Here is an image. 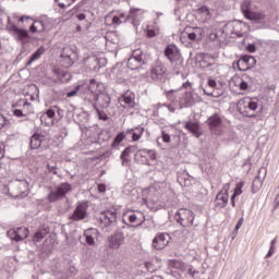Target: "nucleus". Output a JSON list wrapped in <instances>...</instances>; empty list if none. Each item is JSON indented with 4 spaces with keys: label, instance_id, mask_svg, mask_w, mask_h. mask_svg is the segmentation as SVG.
I'll return each instance as SVG.
<instances>
[{
    "label": "nucleus",
    "instance_id": "nucleus-43",
    "mask_svg": "<svg viewBox=\"0 0 279 279\" xmlns=\"http://www.w3.org/2000/svg\"><path fill=\"white\" fill-rule=\"evenodd\" d=\"M49 234V229L47 228H44V229H40L39 231H37L35 233V241L37 243H40L41 239H45V236Z\"/></svg>",
    "mask_w": 279,
    "mask_h": 279
},
{
    "label": "nucleus",
    "instance_id": "nucleus-21",
    "mask_svg": "<svg viewBox=\"0 0 279 279\" xmlns=\"http://www.w3.org/2000/svg\"><path fill=\"white\" fill-rule=\"evenodd\" d=\"M228 191H230V183L225 184L222 191L216 195V206L218 208H226L228 206Z\"/></svg>",
    "mask_w": 279,
    "mask_h": 279
},
{
    "label": "nucleus",
    "instance_id": "nucleus-11",
    "mask_svg": "<svg viewBox=\"0 0 279 279\" xmlns=\"http://www.w3.org/2000/svg\"><path fill=\"white\" fill-rule=\"evenodd\" d=\"M117 208L112 207L110 209H106L100 213V223H104L105 228L112 226V223H117Z\"/></svg>",
    "mask_w": 279,
    "mask_h": 279
},
{
    "label": "nucleus",
    "instance_id": "nucleus-12",
    "mask_svg": "<svg viewBox=\"0 0 279 279\" xmlns=\"http://www.w3.org/2000/svg\"><path fill=\"white\" fill-rule=\"evenodd\" d=\"M125 243V234L122 231H116L108 238V248L119 250Z\"/></svg>",
    "mask_w": 279,
    "mask_h": 279
},
{
    "label": "nucleus",
    "instance_id": "nucleus-45",
    "mask_svg": "<svg viewBox=\"0 0 279 279\" xmlns=\"http://www.w3.org/2000/svg\"><path fill=\"white\" fill-rule=\"evenodd\" d=\"M80 90H84V85H77L74 89L66 93V97H75Z\"/></svg>",
    "mask_w": 279,
    "mask_h": 279
},
{
    "label": "nucleus",
    "instance_id": "nucleus-37",
    "mask_svg": "<svg viewBox=\"0 0 279 279\" xmlns=\"http://www.w3.org/2000/svg\"><path fill=\"white\" fill-rule=\"evenodd\" d=\"M29 32H32V34H36V32H45V22L35 21V23L29 27Z\"/></svg>",
    "mask_w": 279,
    "mask_h": 279
},
{
    "label": "nucleus",
    "instance_id": "nucleus-33",
    "mask_svg": "<svg viewBox=\"0 0 279 279\" xmlns=\"http://www.w3.org/2000/svg\"><path fill=\"white\" fill-rule=\"evenodd\" d=\"M130 223H137V226H143L145 223V217H143V214H135L134 211H131L128 214ZM141 217H143L141 219Z\"/></svg>",
    "mask_w": 279,
    "mask_h": 279
},
{
    "label": "nucleus",
    "instance_id": "nucleus-57",
    "mask_svg": "<svg viewBox=\"0 0 279 279\" xmlns=\"http://www.w3.org/2000/svg\"><path fill=\"white\" fill-rule=\"evenodd\" d=\"M118 17L122 21V23H128V21L130 20V17H128L125 13H120Z\"/></svg>",
    "mask_w": 279,
    "mask_h": 279
},
{
    "label": "nucleus",
    "instance_id": "nucleus-50",
    "mask_svg": "<svg viewBox=\"0 0 279 279\" xmlns=\"http://www.w3.org/2000/svg\"><path fill=\"white\" fill-rule=\"evenodd\" d=\"M47 169H48L49 173H53V175H58V167L47 165Z\"/></svg>",
    "mask_w": 279,
    "mask_h": 279
},
{
    "label": "nucleus",
    "instance_id": "nucleus-32",
    "mask_svg": "<svg viewBox=\"0 0 279 279\" xmlns=\"http://www.w3.org/2000/svg\"><path fill=\"white\" fill-rule=\"evenodd\" d=\"M45 141V136L40 134H34L31 136V149H39L40 145H43V142Z\"/></svg>",
    "mask_w": 279,
    "mask_h": 279
},
{
    "label": "nucleus",
    "instance_id": "nucleus-64",
    "mask_svg": "<svg viewBox=\"0 0 279 279\" xmlns=\"http://www.w3.org/2000/svg\"><path fill=\"white\" fill-rule=\"evenodd\" d=\"M217 33H211V34H209V38L211 39V40H217Z\"/></svg>",
    "mask_w": 279,
    "mask_h": 279
},
{
    "label": "nucleus",
    "instance_id": "nucleus-3",
    "mask_svg": "<svg viewBox=\"0 0 279 279\" xmlns=\"http://www.w3.org/2000/svg\"><path fill=\"white\" fill-rule=\"evenodd\" d=\"M206 124L210 134L215 136H221V134H223V118H221L219 113L211 114L207 119Z\"/></svg>",
    "mask_w": 279,
    "mask_h": 279
},
{
    "label": "nucleus",
    "instance_id": "nucleus-19",
    "mask_svg": "<svg viewBox=\"0 0 279 279\" xmlns=\"http://www.w3.org/2000/svg\"><path fill=\"white\" fill-rule=\"evenodd\" d=\"M165 56L170 62H178V60L182 58V54L180 53V48H178L175 44H169L165 48Z\"/></svg>",
    "mask_w": 279,
    "mask_h": 279
},
{
    "label": "nucleus",
    "instance_id": "nucleus-4",
    "mask_svg": "<svg viewBox=\"0 0 279 279\" xmlns=\"http://www.w3.org/2000/svg\"><path fill=\"white\" fill-rule=\"evenodd\" d=\"M174 219L182 228H191L195 221V214L191 209L181 208L175 213Z\"/></svg>",
    "mask_w": 279,
    "mask_h": 279
},
{
    "label": "nucleus",
    "instance_id": "nucleus-35",
    "mask_svg": "<svg viewBox=\"0 0 279 279\" xmlns=\"http://www.w3.org/2000/svg\"><path fill=\"white\" fill-rule=\"evenodd\" d=\"M245 19L248 21H265V14L258 13V12H248L246 15H244Z\"/></svg>",
    "mask_w": 279,
    "mask_h": 279
},
{
    "label": "nucleus",
    "instance_id": "nucleus-48",
    "mask_svg": "<svg viewBox=\"0 0 279 279\" xmlns=\"http://www.w3.org/2000/svg\"><path fill=\"white\" fill-rule=\"evenodd\" d=\"M161 138L163 143H171V135H169V133H167L166 131L161 132Z\"/></svg>",
    "mask_w": 279,
    "mask_h": 279
},
{
    "label": "nucleus",
    "instance_id": "nucleus-42",
    "mask_svg": "<svg viewBox=\"0 0 279 279\" xmlns=\"http://www.w3.org/2000/svg\"><path fill=\"white\" fill-rule=\"evenodd\" d=\"M243 27H245V23L236 21L233 26L234 34H236V36H243Z\"/></svg>",
    "mask_w": 279,
    "mask_h": 279
},
{
    "label": "nucleus",
    "instance_id": "nucleus-14",
    "mask_svg": "<svg viewBox=\"0 0 279 279\" xmlns=\"http://www.w3.org/2000/svg\"><path fill=\"white\" fill-rule=\"evenodd\" d=\"M239 71H250L256 66V58L250 54L242 56L236 62Z\"/></svg>",
    "mask_w": 279,
    "mask_h": 279
},
{
    "label": "nucleus",
    "instance_id": "nucleus-41",
    "mask_svg": "<svg viewBox=\"0 0 279 279\" xmlns=\"http://www.w3.org/2000/svg\"><path fill=\"white\" fill-rule=\"evenodd\" d=\"M85 90H92L93 93H97V88H99V83L95 78L89 81L88 85H83Z\"/></svg>",
    "mask_w": 279,
    "mask_h": 279
},
{
    "label": "nucleus",
    "instance_id": "nucleus-54",
    "mask_svg": "<svg viewBox=\"0 0 279 279\" xmlns=\"http://www.w3.org/2000/svg\"><path fill=\"white\" fill-rule=\"evenodd\" d=\"M246 51H248V53H254L256 51V45L254 44H248L246 46Z\"/></svg>",
    "mask_w": 279,
    "mask_h": 279
},
{
    "label": "nucleus",
    "instance_id": "nucleus-28",
    "mask_svg": "<svg viewBox=\"0 0 279 279\" xmlns=\"http://www.w3.org/2000/svg\"><path fill=\"white\" fill-rule=\"evenodd\" d=\"M136 151L135 146L126 147L120 155V160L123 167H128L130 165V154H134Z\"/></svg>",
    "mask_w": 279,
    "mask_h": 279
},
{
    "label": "nucleus",
    "instance_id": "nucleus-29",
    "mask_svg": "<svg viewBox=\"0 0 279 279\" xmlns=\"http://www.w3.org/2000/svg\"><path fill=\"white\" fill-rule=\"evenodd\" d=\"M83 90L84 92L82 93V99H84V101H87V104H92L93 106H95L99 95L93 90H88V89H83Z\"/></svg>",
    "mask_w": 279,
    "mask_h": 279
},
{
    "label": "nucleus",
    "instance_id": "nucleus-51",
    "mask_svg": "<svg viewBox=\"0 0 279 279\" xmlns=\"http://www.w3.org/2000/svg\"><path fill=\"white\" fill-rule=\"evenodd\" d=\"M5 158V145L0 142V160Z\"/></svg>",
    "mask_w": 279,
    "mask_h": 279
},
{
    "label": "nucleus",
    "instance_id": "nucleus-60",
    "mask_svg": "<svg viewBox=\"0 0 279 279\" xmlns=\"http://www.w3.org/2000/svg\"><path fill=\"white\" fill-rule=\"evenodd\" d=\"M106 191V184L100 183L98 184V192L104 193Z\"/></svg>",
    "mask_w": 279,
    "mask_h": 279
},
{
    "label": "nucleus",
    "instance_id": "nucleus-8",
    "mask_svg": "<svg viewBox=\"0 0 279 279\" xmlns=\"http://www.w3.org/2000/svg\"><path fill=\"white\" fill-rule=\"evenodd\" d=\"M60 58L64 69H71V65L75 64V60H77V52L72 47H64Z\"/></svg>",
    "mask_w": 279,
    "mask_h": 279
},
{
    "label": "nucleus",
    "instance_id": "nucleus-1",
    "mask_svg": "<svg viewBox=\"0 0 279 279\" xmlns=\"http://www.w3.org/2000/svg\"><path fill=\"white\" fill-rule=\"evenodd\" d=\"M166 97L172 105H168L167 108L170 112L175 110H182L183 108H191L195 104L193 92L180 89H170L166 92Z\"/></svg>",
    "mask_w": 279,
    "mask_h": 279
},
{
    "label": "nucleus",
    "instance_id": "nucleus-26",
    "mask_svg": "<svg viewBox=\"0 0 279 279\" xmlns=\"http://www.w3.org/2000/svg\"><path fill=\"white\" fill-rule=\"evenodd\" d=\"M197 19L201 23H208L213 19V13H210V9L208 7H201L197 11Z\"/></svg>",
    "mask_w": 279,
    "mask_h": 279
},
{
    "label": "nucleus",
    "instance_id": "nucleus-62",
    "mask_svg": "<svg viewBox=\"0 0 279 279\" xmlns=\"http://www.w3.org/2000/svg\"><path fill=\"white\" fill-rule=\"evenodd\" d=\"M76 19H78L80 21H84L86 20V14L85 13H80L76 15Z\"/></svg>",
    "mask_w": 279,
    "mask_h": 279
},
{
    "label": "nucleus",
    "instance_id": "nucleus-63",
    "mask_svg": "<svg viewBox=\"0 0 279 279\" xmlns=\"http://www.w3.org/2000/svg\"><path fill=\"white\" fill-rule=\"evenodd\" d=\"M234 199H236V196H234V195L232 194V195H231V206H232L233 208L236 207V203L234 202Z\"/></svg>",
    "mask_w": 279,
    "mask_h": 279
},
{
    "label": "nucleus",
    "instance_id": "nucleus-16",
    "mask_svg": "<svg viewBox=\"0 0 279 279\" xmlns=\"http://www.w3.org/2000/svg\"><path fill=\"white\" fill-rule=\"evenodd\" d=\"M171 242V235L169 233H158L153 239V248L154 250H165L167 245Z\"/></svg>",
    "mask_w": 279,
    "mask_h": 279
},
{
    "label": "nucleus",
    "instance_id": "nucleus-15",
    "mask_svg": "<svg viewBox=\"0 0 279 279\" xmlns=\"http://www.w3.org/2000/svg\"><path fill=\"white\" fill-rule=\"evenodd\" d=\"M167 73V68L160 62H156L150 70V80L153 82H162Z\"/></svg>",
    "mask_w": 279,
    "mask_h": 279
},
{
    "label": "nucleus",
    "instance_id": "nucleus-58",
    "mask_svg": "<svg viewBox=\"0 0 279 279\" xmlns=\"http://www.w3.org/2000/svg\"><path fill=\"white\" fill-rule=\"evenodd\" d=\"M147 37L148 38H154L156 37V31L151 29V28H148L147 29Z\"/></svg>",
    "mask_w": 279,
    "mask_h": 279
},
{
    "label": "nucleus",
    "instance_id": "nucleus-13",
    "mask_svg": "<svg viewBox=\"0 0 279 279\" xmlns=\"http://www.w3.org/2000/svg\"><path fill=\"white\" fill-rule=\"evenodd\" d=\"M9 32L19 43H25V40L29 38V32L27 29L20 28L16 24H11L9 26Z\"/></svg>",
    "mask_w": 279,
    "mask_h": 279
},
{
    "label": "nucleus",
    "instance_id": "nucleus-7",
    "mask_svg": "<svg viewBox=\"0 0 279 279\" xmlns=\"http://www.w3.org/2000/svg\"><path fill=\"white\" fill-rule=\"evenodd\" d=\"M72 186L71 183H61L54 187V190H51L48 194V201L53 203L58 202V199H62L69 191H71Z\"/></svg>",
    "mask_w": 279,
    "mask_h": 279
},
{
    "label": "nucleus",
    "instance_id": "nucleus-9",
    "mask_svg": "<svg viewBox=\"0 0 279 279\" xmlns=\"http://www.w3.org/2000/svg\"><path fill=\"white\" fill-rule=\"evenodd\" d=\"M12 186L19 193L16 195L17 198L23 199V197H27V195H29V181H27V179H25V178H16L12 182Z\"/></svg>",
    "mask_w": 279,
    "mask_h": 279
},
{
    "label": "nucleus",
    "instance_id": "nucleus-38",
    "mask_svg": "<svg viewBox=\"0 0 279 279\" xmlns=\"http://www.w3.org/2000/svg\"><path fill=\"white\" fill-rule=\"evenodd\" d=\"M242 14L246 16L252 12V0H243L241 4Z\"/></svg>",
    "mask_w": 279,
    "mask_h": 279
},
{
    "label": "nucleus",
    "instance_id": "nucleus-44",
    "mask_svg": "<svg viewBox=\"0 0 279 279\" xmlns=\"http://www.w3.org/2000/svg\"><path fill=\"white\" fill-rule=\"evenodd\" d=\"M243 186H245L244 181H240L239 183H236L232 195L234 197H239V195H241L243 193Z\"/></svg>",
    "mask_w": 279,
    "mask_h": 279
},
{
    "label": "nucleus",
    "instance_id": "nucleus-53",
    "mask_svg": "<svg viewBox=\"0 0 279 279\" xmlns=\"http://www.w3.org/2000/svg\"><path fill=\"white\" fill-rule=\"evenodd\" d=\"M13 114H14V117H17L19 119L25 117V114L23 113V110H21V109H14Z\"/></svg>",
    "mask_w": 279,
    "mask_h": 279
},
{
    "label": "nucleus",
    "instance_id": "nucleus-27",
    "mask_svg": "<svg viewBox=\"0 0 279 279\" xmlns=\"http://www.w3.org/2000/svg\"><path fill=\"white\" fill-rule=\"evenodd\" d=\"M128 19L132 20L134 27L141 25V20L143 19V10L141 9H131L128 15Z\"/></svg>",
    "mask_w": 279,
    "mask_h": 279
},
{
    "label": "nucleus",
    "instance_id": "nucleus-23",
    "mask_svg": "<svg viewBox=\"0 0 279 279\" xmlns=\"http://www.w3.org/2000/svg\"><path fill=\"white\" fill-rule=\"evenodd\" d=\"M9 234L12 239V241H24V239H27L28 234H29V230H27V228L25 227H17L14 230H10Z\"/></svg>",
    "mask_w": 279,
    "mask_h": 279
},
{
    "label": "nucleus",
    "instance_id": "nucleus-17",
    "mask_svg": "<svg viewBox=\"0 0 279 279\" xmlns=\"http://www.w3.org/2000/svg\"><path fill=\"white\" fill-rule=\"evenodd\" d=\"M171 264L173 265L174 269H180V271H187L191 278H197V276H199V270L195 269L193 265H189L180 260H172Z\"/></svg>",
    "mask_w": 279,
    "mask_h": 279
},
{
    "label": "nucleus",
    "instance_id": "nucleus-55",
    "mask_svg": "<svg viewBox=\"0 0 279 279\" xmlns=\"http://www.w3.org/2000/svg\"><path fill=\"white\" fill-rule=\"evenodd\" d=\"M112 23H113V25H121V23H123V20H121V17L116 15L112 17Z\"/></svg>",
    "mask_w": 279,
    "mask_h": 279
},
{
    "label": "nucleus",
    "instance_id": "nucleus-31",
    "mask_svg": "<svg viewBox=\"0 0 279 279\" xmlns=\"http://www.w3.org/2000/svg\"><path fill=\"white\" fill-rule=\"evenodd\" d=\"M120 104L123 108H132L134 106V94H124L120 99Z\"/></svg>",
    "mask_w": 279,
    "mask_h": 279
},
{
    "label": "nucleus",
    "instance_id": "nucleus-25",
    "mask_svg": "<svg viewBox=\"0 0 279 279\" xmlns=\"http://www.w3.org/2000/svg\"><path fill=\"white\" fill-rule=\"evenodd\" d=\"M184 128L196 138L202 136V126L199 125V122L187 121L184 123Z\"/></svg>",
    "mask_w": 279,
    "mask_h": 279
},
{
    "label": "nucleus",
    "instance_id": "nucleus-52",
    "mask_svg": "<svg viewBox=\"0 0 279 279\" xmlns=\"http://www.w3.org/2000/svg\"><path fill=\"white\" fill-rule=\"evenodd\" d=\"M207 85L209 88H217V81L215 78H208Z\"/></svg>",
    "mask_w": 279,
    "mask_h": 279
},
{
    "label": "nucleus",
    "instance_id": "nucleus-22",
    "mask_svg": "<svg viewBox=\"0 0 279 279\" xmlns=\"http://www.w3.org/2000/svg\"><path fill=\"white\" fill-rule=\"evenodd\" d=\"M86 215H88V204L81 203L76 206L71 219L73 221H82V219H86Z\"/></svg>",
    "mask_w": 279,
    "mask_h": 279
},
{
    "label": "nucleus",
    "instance_id": "nucleus-10",
    "mask_svg": "<svg viewBox=\"0 0 279 279\" xmlns=\"http://www.w3.org/2000/svg\"><path fill=\"white\" fill-rule=\"evenodd\" d=\"M181 38H189V40L198 43V40H202V38H204V28L187 26L185 27L184 32H182Z\"/></svg>",
    "mask_w": 279,
    "mask_h": 279
},
{
    "label": "nucleus",
    "instance_id": "nucleus-36",
    "mask_svg": "<svg viewBox=\"0 0 279 279\" xmlns=\"http://www.w3.org/2000/svg\"><path fill=\"white\" fill-rule=\"evenodd\" d=\"M43 53H45V48L43 46H40L32 56L31 59L27 62V66H29V64H32V62H36V60H40V56H43Z\"/></svg>",
    "mask_w": 279,
    "mask_h": 279
},
{
    "label": "nucleus",
    "instance_id": "nucleus-30",
    "mask_svg": "<svg viewBox=\"0 0 279 279\" xmlns=\"http://www.w3.org/2000/svg\"><path fill=\"white\" fill-rule=\"evenodd\" d=\"M145 132V128L143 126H137L134 129H128L126 134L132 136V141H141V137L143 136V133Z\"/></svg>",
    "mask_w": 279,
    "mask_h": 279
},
{
    "label": "nucleus",
    "instance_id": "nucleus-39",
    "mask_svg": "<svg viewBox=\"0 0 279 279\" xmlns=\"http://www.w3.org/2000/svg\"><path fill=\"white\" fill-rule=\"evenodd\" d=\"M60 80V82H69L71 80V73L63 71V70H56L54 71Z\"/></svg>",
    "mask_w": 279,
    "mask_h": 279
},
{
    "label": "nucleus",
    "instance_id": "nucleus-2",
    "mask_svg": "<svg viewBox=\"0 0 279 279\" xmlns=\"http://www.w3.org/2000/svg\"><path fill=\"white\" fill-rule=\"evenodd\" d=\"M94 110L99 121H108L109 117H114L119 112L117 104H112V98L108 94H99L94 104Z\"/></svg>",
    "mask_w": 279,
    "mask_h": 279
},
{
    "label": "nucleus",
    "instance_id": "nucleus-20",
    "mask_svg": "<svg viewBox=\"0 0 279 279\" xmlns=\"http://www.w3.org/2000/svg\"><path fill=\"white\" fill-rule=\"evenodd\" d=\"M265 178H267V168L262 167L259 168L258 175L253 180L252 193H258L260 191Z\"/></svg>",
    "mask_w": 279,
    "mask_h": 279
},
{
    "label": "nucleus",
    "instance_id": "nucleus-40",
    "mask_svg": "<svg viewBox=\"0 0 279 279\" xmlns=\"http://www.w3.org/2000/svg\"><path fill=\"white\" fill-rule=\"evenodd\" d=\"M138 153L142 157H143V154H146L149 160H156L157 158L156 150L154 149L142 148L138 150Z\"/></svg>",
    "mask_w": 279,
    "mask_h": 279
},
{
    "label": "nucleus",
    "instance_id": "nucleus-18",
    "mask_svg": "<svg viewBox=\"0 0 279 279\" xmlns=\"http://www.w3.org/2000/svg\"><path fill=\"white\" fill-rule=\"evenodd\" d=\"M232 82H233L234 86L236 88H239L240 90H247L250 88V86H252V83H253L251 76L247 74H243L242 77L234 76L232 78Z\"/></svg>",
    "mask_w": 279,
    "mask_h": 279
},
{
    "label": "nucleus",
    "instance_id": "nucleus-59",
    "mask_svg": "<svg viewBox=\"0 0 279 279\" xmlns=\"http://www.w3.org/2000/svg\"><path fill=\"white\" fill-rule=\"evenodd\" d=\"M57 114L62 118L64 117V110L60 109V107L54 106Z\"/></svg>",
    "mask_w": 279,
    "mask_h": 279
},
{
    "label": "nucleus",
    "instance_id": "nucleus-34",
    "mask_svg": "<svg viewBox=\"0 0 279 279\" xmlns=\"http://www.w3.org/2000/svg\"><path fill=\"white\" fill-rule=\"evenodd\" d=\"M123 141H125V132L118 133L111 144L112 149H119V145H121Z\"/></svg>",
    "mask_w": 279,
    "mask_h": 279
},
{
    "label": "nucleus",
    "instance_id": "nucleus-56",
    "mask_svg": "<svg viewBox=\"0 0 279 279\" xmlns=\"http://www.w3.org/2000/svg\"><path fill=\"white\" fill-rule=\"evenodd\" d=\"M275 253H276V247L270 246L268 253L266 254V258H271V256H274Z\"/></svg>",
    "mask_w": 279,
    "mask_h": 279
},
{
    "label": "nucleus",
    "instance_id": "nucleus-46",
    "mask_svg": "<svg viewBox=\"0 0 279 279\" xmlns=\"http://www.w3.org/2000/svg\"><path fill=\"white\" fill-rule=\"evenodd\" d=\"M20 106H23V108H32V104L29 101L20 100L15 102L12 107L13 108H20Z\"/></svg>",
    "mask_w": 279,
    "mask_h": 279
},
{
    "label": "nucleus",
    "instance_id": "nucleus-24",
    "mask_svg": "<svg viewBox=\"0 0 279 279\" xmlns=\"http://www.w3.org/2000/svg\"><path fill=\"white\" fill-rule=\"evenodd\" d=\"M83 236L87 245H95V241L99 239V230L95 228L87 229L84 231Z\"/></svg>",
    "mask_w": 279,
    "mask_h": 279
},
{
    "label": "nucleus",
    "instance_id": "nucleus-49",
    "mask_svg": "<svg viewBox=\"0 0 279 279\" xmlns=\"http://www.w3.org/2000/svg\"><path fill=\"white\" fill-rule=\"evenodd\" d=\"M71 2L69 3H62V2H59L58 5L59 8H61V10H66V8H71L73 3H75L76 0H70Z\"/></svg>",
    "mask_w": 279,
    "mask_h": 279
},
{
    "label": "nucleus",
    "instance_id": "nucleus-61",
    "mask_svg": "<svg viewBox=\"0 0 279 279\" xmlns=\"http://www.w3.org/2000/svg\"><path fill=\"white\" fill-rule=\"evenodd\" d=\"M243 221L244 219L243 218H240L236 226H235V230H239L241 228V226H243Z\"/></svg>",
    "mask_w": 279,
    "mask_h": 279
},
{
    "label": "nucleus",
    "instance_id": "nucleus-47",
    "mask_svg": "<svg viewBox=\"0 0 279 279\" xmlns=\"http://www.w3.org/2000/svg\"><path fill=\"white\" fill-rule=\"evenodd\" d=\"M45 117H48V119H53V117H56V107L48 109L41 119H45Z\"/></svg>",
    "mask_w": 279,
    "mask_h": 279
},
{
    "label": "nucleus",
    "instance_id": "nucleus-5",
    "mask_svg": "<svg viewBox=\"0 0 279 279\" xmlns=\"http://www.w3.org/2000/svg\"><path fill=\"white\" fill-rule=\"evenodd\" d=\"M258 109V102L256 100H252V98H243L238 102V110L240 114L244 117H254V113Z\"/></svg>",
    "mask_w": 279,
    "mask_h": 279
},
{
    "label": "nucleus",
    "instance_id": "nucleus-6",
    "mask_svg": "<svg viewBox=\"0 0 279 279\" xmlns=\"http://www.w3.org/2000/svg\"><path fill=\"white\" fill-rule=\"evenodd\" d=\"M145 64H147V60H145L143 50H133L132 56L128 60V68L131 69V71H138V69H143Z\"/></svg>",
    "mask_w": 279,
    "mask_h": 279
}]
</instances>
